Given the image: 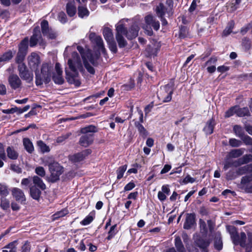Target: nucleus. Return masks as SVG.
Listing matches in <instances>:
<instances>
[{
  "instance_id": "obj_1",
  "label": "nucleus",
  "mask_w": 252,
  "mask_h": 252,
  "mask_svg": "<svg viewBox=\"0 0 252 252\" xmlns=\"http://www.w3.org/2000/svg\"><path fill=\"white\" fill-rule=\"evenodd\" d=\"M64 58L67 60L68 68H66V79L71 84L78 86L80 84L78 72L83 69V64L78 54L75 51V47L67 46L64 52Z\"/></svg>"
},
{
  "instance_id": "obj_2",
  "label": "nucleus",
  "mask_w": 252,
  "mask_h": 252,
  "mask_svg": "<svg viewBox=\"0 0 252 252\" xmlns=\"http://www.w3.org/2000/svg\"><path fill=\"white\" fill-rule=\"evenodd\" d=\"M42 163L48 165L51 173L50 180L55 182L59 179L60 175L63 172V167L57 162H55L52 157H47L41 159Z\"/></svg>"
},
{
  "instance_id": "obj_3",
  "label": "nucleus",
  "mask_w": 252,
  "mask_h": 252,
  "mask_svg": "<svg viewBox=\"0 0 252 252\" xmlns=\"http://www.w3.org/2000/svg\"><path fill=\"white\" fill-rule=\"evenodd\" d=\"M53 67L48 63H43L40 71L35 70V83L37 86L43 83L47 84L51 80V70Z\"/></svg>"
},
{
  "instance_id": "obj_4",
  "label": "nucleus",
  "mask_w": 252,
  "mask_h": 252,
  "mask_svg": "<svg viewBox=\"0 0 252 252\" xmlns=\"http://www.w3.org/2000/svg\"><path fill=\"white\" fill-rule=\"evenodd\" d=\"M77 48L82 56L84 66L88 71L91 74H94V68L88 63V62L93 64L94 63V60L93 58L91 51L89 49H84L80 46H78Z\"/></svg>"
},
{
  "instance_id": "obj_5",
  "label": "nucleus",
  "mask_w": 252,
  "mask_h": 252,
  "mask_svg": "<svg viewBox=\"0 0 252 252\" xmlns=\"http://www.w3.org/2000/svg\"><path fill=\"white\" fill-rule=\"evenodd\" d=\"M174 89L173 85L167 84L160 88L158 92V97L162 102H168L171 101Z\"/></svg>"
},
{
  "instance_id": "obj_6",
  "label": "nucleus",
  "mask_w": 252,
  "mask_h": 252,
  "mask_svg": "<svg viewBox=\"0 0 252 252\" xmlns=\"http://www.w3.org/2000/svg\"><path fill=\"white\" fill-rule=\"evenodd\" d=\"M145 24L143 25V29L145 30V33L149 35L153 34L152 27L155 30L158 31L159 28L158 21H156L154 17L151 15H148L145 18Z\"/></svg>"
},
{
  "instance_id": "obj_7",
  "label": "nucleus",
  "mask_w": 252,
  "mask_h": 252,
  "mask_svg": "<svg viewBox=\"0 0 252 252\" xmlns=\"http://www.w3.org/2000/svg\"><path fill=\"white\" fill-rule=\"evenodd\" d=\"M235 246L240 245L246 252H250L252 248V237H231Z\"/></svg>"
},
{
  "instance_id": "obj_8",
  "label": "nucleus",
  "mask_w": 252,
  "mask_h": 252,
  "mask_svg": "<svg viewBox=\"0 0 252 252\" xmlns=\"http://www.w3.org/2000/svg\"><path fill=\"white\" fill-rule=\"evenodd\" d=\"M116 31V38L119 47L123 48L125 47L127 44V42L123 37V35H126V29L122 21H120L117 24Z\"/></svg>"
},
{
  "instance_id": "obj_9",
  "label": "nucleus",
  "mask_w": 252,
  "mask_h": 252,
  "mask_svg": "<svg viewBox=\"0 0 252 252\" xmlns=\"http://www.w3.org/2000/svg\"><path fill=\"white\" fill-rule=\"evenodd\" d=\"M18 69L19 75L22 79L27 82H30L33 80V74L27 69L25 63L19 64Z\"/></svg>"
},
{
  "instance_id": "obj_10",
  "label": "nucleus",
  "mask_w": 252,
  "mask_h": 252,
  "mask_svg": "<svg viewBox=\"0 0 252 252\" xmlns=\"http://www.w3.org/2000/svg\"><path fill=\"white\" fill-rule=\"evenodd\" d=\"M91 153V151L90 149H87L80 153L70 155L69 159L72 162L77 163L83 160Z\"/></svg>"
},
{
  "instance_id": "obj_11",
  "label": "nucleus",
  "mask_w": 252,
  "mask_h": 252,
  "mask_svg": "<svg viewBox=\"0 0 252 252\" xmlns=\"http://www.w3.org/2000/svg\"><path fill=\"white\" fill-rule=\"evenodd\" d=\"M37 43L42 46L45 45L41 37L39 27H36L34 29L33 34L31 37L30 41V45L31 47L34 46Z\"/></svg>"
},
{
  "instance_id": "obj_12",
  "label": "nucleus",
  "mask_w": 252,
  "mask_h": 252,
  "mask_svg": "<svg viewBox=\"0 0 252 252\" xmlns=\"http://www.w3.org/2000/svg\"><path fill=\"white\" fill-rule=\"evenodd\" d=\"M28 63L32 70H36L37 67L40 63L39 55L35 53H32L28 57Z\"/></svg>"
},
{
  "instance_id": "obj_13",
  "label": "nucleus",
  "mask_w": 252,
  "mask_h": 252,
  "mask_svg": "<svg viewBox=\"0 0 252 252\" xmlns=\"http://www.w3.org/2000/svg\"><path fill=\"white\" fill-rule=\"evenodd\" d=\"M171 9V6L169 4L168 7L165 8L162 3H160L156 8V12L158 16L160 18L161 21L162 22V24L163 25H166L167 24V22L166 20L163 18V16L165 15L166 12L168 10H170Z\"/></svg>"
},
{
  "instance_id": "obj_14",
  "label": "nucleus",
  "mask_w": 252,
  "mask_h": 252,
  "mask_svg": "<svg viewBox=\"0 0 252 252\" xmlns=\"http://www.w3.org/2000/svg\"><path fill=\"white\" fill-rule=\"evenodd\" d=\"M41 27L42 33L44 36L50 39H54L56 37V33L49 28L48 23L47 21H43L41 23Z\"/></svg>"
},
{
  "instance_id": "obj_15",
  "label": "nucleus",
  "mask_w": 252,
  "mask_h": 252,
  "mask_svg": "<svg viewBox=\"0 0 252 252\" xmlns=\"http://www.w3.org/2000/svg\"><path fill=\"white\" fill-rule=\"evenodd\" d=\"M252 175L246 176L242 178L241 186L248 192L252 193Z\"/></svg>"
},
{
  "instance_id": "obj_16",
  "label": "nucleus",
  "mask_w": 252,
  "mask_h": 252,
  "mask_svg": "<svg viewBox=\"0 0 252 252\" xmlns=\"http://www.w3.org/2000/svg\"><path fill=\"white\" fill-rule=\"evenodd\" d=\"M199 223L200 231L203 234H206L208 232V229L210 231H212L214 229L215 225L214 223L211 220H208L207 221V226L205 221L201 219L199 220Z\"/></svg>"
},
{
  "instance_id": "obj_17",
  "label": "nucleus",
  "mask_w": 252,
  "mask_h": 252,
  "mask_svg": "<svg viewBox=\"0 0 252 252\" xmlns=\"http://www.w3.org/2000/svg\"><path fill=\"white\" fill-rule=\"evenodd\" d=\"M89 38L92 42L97 45L99 50H101L102 52L105 51L103 42L100 36L96 35L95 33L92 32L89 34Z\"/></svg>"
},
{
  "instance_id": "obj_18",
  "label": "nucleus",
  "mask_w": 252,
  "mask_h": 252,
  "mask_svg": "<svg viewBox=\"0 0 252 252\" xmlns=\"http://www.w3.org/2000/svg\"><path fill=\"white\" fill-rule=\"evenodd\" d=\"M56 73L53 76V79L54 82L58 84H62L64 80L62 76L63 71L61 65L59 63H56L55 65Z\"/></svg>"
},
{
  "instance_id": "obj_19",
  "label": "nucleus",
  "mask_w": 252,
  "mask_h": 252,
  "mask_svg": "<svg viewBox=\"0 0 252 252\" xmlns=\"http://www.w3.org/2000/svg\"><path fill=\"white\" fill-rule=\"evenodd\" d=\"M94 141V134H89L82 135L79 140L80 144L84 147H87L91 145Z\"/></svg>"
},
{
  "instance_id": "obj_20",
  "label": "nucleus",
  "mask_w": 252,
  "mask_h": 252,
  "mask_svg": "<svg viewBox=\"0 0 252 252\" xmlns=\"http://www.w3.org/2000/svg\"><path fill=\"white\" fill-rule=\"evenodd\" d=\"M195 217L194 214H187L184 224V228L186 229L191 228L195 224Z\"/></svg>"
},
{
  "instance_id": "obj_21",
  "label": "nucleus",
  "mask_w": 252,
  "mask_h": 252,
  "mask_svg": "<svg viewBox=\"0 0 252 252\" xmlns=\"http://www.w3.org/2000/svg\"><path fill=\"white\" fill-rule=\"evenodd\" d=\"M8 82L10 87L13 89L19 88L21 85V81L17 75H11L8 78Z\"/></svg>"
},
{
  "instance_id": "obj_22",
  "label": "nucleus",
  "mask_w": 252,
  "mask_h": 252,
  "mask_svg": "<svg viewBox=\"0 0 252 252\" xmlns=\"http://www.w3.org/2000/svg\"><path fill=\"white\" fill-rule=\"evenodd\" d=\"M12 193L16 200L20 202H23L25 200V196L21 189L15 188L12 189Z\"/></svg>"
},
{
  "instance_id": "obj_23",
  "label": "nucleus",
  "mask_w": 252,
  "mask_h": 252,
  "mask_svg": "<svg viewBox=\"0 0 252 252\" xmlns=\"http://www.w3.org/2000/svg\"><path fill=\"white\" fill-rule=\"evenodd\" d=\"M32 180L33 185H32V186H35L36 188L41 190H44L46 189V185L43 183L42 180L39 177L34 176L32 177Z\"/></svg>"
},
{
  "instance_id": "obj_24",
  "label": "nucleus",
  "mask_w": 252,
  "mask_h": 252,
  "mask_svg": "<svg viewBox=\"0 0 252 252\" xmlns=\"http://www.w3.org/2000/svg\"><path fill=\"white\" fill-rule=\"evenodd\" d=\"M139 28L136 25L132 26L127 32L126 31V35L129 39H132L135 38L138 35Z\"/></svg>"
},
{
  "instance_id": "obj_25",
  "label": "nucleus",
  "mask_w": 252,
  "mask_h": 252,
  "mask_svg": "<svg viewBox=\"0 0 252 252\" xmlns=\"http://www.w3.org/2000/svg\"><path fill=\"white\" fill-rule=\"evenodd\" d=\"M68 0L69 2L66 4V12L69 16L72 17L75 14L76 9L74 0Z\"/></svg>"
},
{
  "instance_id": "obj_26",
  "label": "nucleus",
  "mask_w": 252,
  "mask_h": 252,
  "mask_svg": "<svg viewBox=\"0 0 252 252\" xmlns=\"http://www.w3.org/2000/svg\"><path fill=\"white\" fill-rule=\"evenodd\" d=\"M30 190L31 197L35 200H38L41 195L40 189L36 188L35 186H31Z\"/></svg>"
},
{
  "instance_id": "obj_27",
  "label": "nucleus",
  "mask_w": 252,
  "mask_h": 252,
  "mask_svg": "<svg viewBox=\"0 0 252 252\" xmlns=\"http://www.w3.org/2000/svg\"><path fill=\"white\" fill-rule=\"evenodd\" d=\"M214 125V121L213 119H211L207 122L204 128V131L207 134H210L213 133Z\"/></svg>"
},
{
  "instance_id": "obj_28",
  "label": "nucleus",
  "mask_w": 252,
  "mask_h": 252,
  "mask_svg": "<svg viewBox=\"0 0 252 252\" xmlns=\"http://www.w3.org/2000/svg\"><path fill=\"white\" fill-rule=\"evenodd\" d=\"M97 131L96 127L93 125L84 127L81 129V132L84 135L93 134Z\"/></svg>"
},
{
  "instance_id": "obj_29",
  "label": "nucleus",
  "mask_w": 252,
  "mask_h": 252,
  "mask_svg": "<svg viewBox=\"0 0 252 252\" xmlns=\"http://www.w3.org/2000/svg\"><path fill=\"white\" fill-rule=\"evenodd\" d=\"M103 34L106 41H109L114 39L112 30L108 27L104 28Z\"/></svg>"
},
{
  "instance_id": "obj_30",
  "label": "nucleus",
  "mask_w": 252,
  "mask_h": 252,
  "mask_svg": "<svg viewBox=\"0 0 252 252\" xmlns=\"http://www.w3.org/2000/svg\"><path fill=\"white\" fill-rule=\"evenodd\" d=\"M23 145L26 151L32 153L34 150V147L32 142L29 139L25 138L23 139Z\"/></svg>"
},
{
  "instance_id": "obj_31",
  "label": "nucleus",
  "mask_w": 252,
  "mask_h": 252,
  "mask_svg": "<svg viewBox=\"0 0 252 252\" xmlns=\"http://www.w3.org/2000/svg\"><path fill=\"white\" fill-rule=\"evenodd\" d=\"M17 241H13L4 247L2 252H17Z\"/></svg>"
},
{
  "instance_id": "obj_32",
  "label": "nucleus",
  "mask_w": 252,
  "mask_h": 252,
  "mask_svg": "<svg viewBox=\"0 0 252 252\" xmlns=\"http://www.w3.org/2000/svg\"><path fill=\"white\" fill-rule=\"evenodd\" d=\"M195 242L196 245L203 250L206 248L209 245V242L204 240V237H199V238L195 241Z\"/></svg>"
},
{
  "instance_id": "obj_33",
  "label": "nucleus",
  "mask_w": 252,
  "mask_h": 252,
  "mask_svg": "<svg viewBox=\"0 0 252 252\" xmlns=\"http://www.w3.org/2000/svg\"><path fill=\"white\" fill-rule=\"evenodd\" d=\"M78 15L81 18L87 17L89 14V11L85 6V5H79L78 6Z\"/></svg>"
},
{
  "instance_id": "obj_34",
  "label": "nucleus",
  "mask_w": 252,
  "mask_h": 252,
  "mask_svg": "<svg viewBox=\"0 0 252 252\" xmlns=\"http://www.w3.org/2000/svg\"><path fill=\"white\" fill-rule=\"evenodd\" d=\"M8 157L12 159H16L18 158V154L13 148L8 147L6 150Z\"/></svg>"
},
{
  "instance_id": "obj_35",
  "label": "nucleus",
  "mask_w": 252,
  "mask_h": 252,
  "mask_svg": "<svg viewBox=\"0 0 252 252\" xmlns=\"http://www.w3.org/2000/svg\"><path fill=\"white\" fill-rule=\"evenodd\" d=\"M37 145L39 148L40 151L42 153L49 152L50 151L49 147L42 141L39 140L37 141Z\"/></svg>"
},
{
  "instance_id": "obj_36",
  "label": "nucleus",
  "mask_w": 252,
  "mask_h": 252,
  "mask_svg": "<svg viewBox=\"0 0 252 252\" xmlns=\"http://www.w3.org/2000/svg\"><path fill=\"white\" fill-rule=\"evenodd\" d=\"M244 153V150L242 149H234L232 150L229 154L230 158H236L240 157Z\"/></svg>"
},
{
  "instance_id": "obj_37",
  "label": "nucleus",
  "mask_w": 252,
  "mask_h": 252,
  "mask_svg": "<svg viewBox=\"0 0 252 252\" xmlns=\"http://www.w3.org/2000/svg\"><path fill=\"white\" fill-rule=\"evenodd\" d=\"M239 165V163L238 162V160L235 161H233L232 160H228L225 161L223 169L224 170H227L229 167L232 166H237Z\"/></svg>"
},
{
  "instance_id": "obj_38",
  "label": "nucleus",
  "mask_w": 252,
  "mask_h": 252,
  "mask_svg": "<svg viewBox=\"0 0 252 252\" xmlns=\"http://www.w3.org/2000/svg\"><path fill=\"white\" fill-rule=\"evenodd\" d=\"M28 44V38H25L20 43L19 46V51L27 53Z\"/></svg>"
},
{
  "instance_id": "obj_39",
  "label": "nucleus",
  "mask_w": 252,
  "mask_h": 252,
  "mask_svg": "<svg viewBox=\"0 0 252 252\" xmlns=\"http://www.w3.org/2000/svg\"><path fill=\"white\" fill-rule=\"evenodd\" d=\"M135 126L138 129L139 132L142 136H146L147 135V130L139 122H136L135 123Z\"/></svg>"
},
{
  "instance_id": "obj_40",
  "label": "nucleus",
  "mask_w": 252,
  "mask_h": 252,
  "mask_svg": "<svg viewBox=\"0 0 252 252\" xmlns=\"http://www.w3.org/2000/svg\"><path fill=\"white\" fill-rule=\"evenodd\" d=\"M175 245L178 252H186L182 243L180 237H176L175 239Z\"/></svg>"
},
{
  "instance_id": "obj_41",
  "label": "nucleus",
  "mask_w": 252,
  "mask_h": 252,
  "mask_svg": "<svg viewBox=\"0 0 252 252\" xmlns=\"http://www.w3.org/2000/svg\"><path fill=\"white\" fill-rule=\"evenodd\" d=\"M252 172V164L245 165L238 170V173L239 174H243L247 172Z\"/></svg>"
},
{
  "instance_id": "obj_42",
  "label": "nucleus",
  "mask_w": 252,
  "mask_h": 252,
  "mask_svg": "<svg viewBox=\"0 0 252 252\" xmlns=\"http://www.w3.org/2000/svg\"><path fill=\"white\" fill-rule=\"evenodd\" d=\"M13 54L11 51H9L0 57V62H6L10 60L13 57Z\"/></svg>"
},
{
  "instance_id": "obj_43",
  "label": "nucleus",
  "mask_w": 252,
  "mask_h": 252,
  "mask_svg": "<svg viewBox=\"0 0 252 252\" xmlns=\"http://www.w3.org/2000/svg\"><path fill=\"white\" fill-rule=\"evenodd\" d=\"M27 53L25 52H22L21 51H18L17 55L16 57V62L19 64L24 63H23L24 60L25 56Z\"/></svg>"
},
{
  "instance_id": "obj_44",
  "label": "nucleus",
  "mask_w": 252,
  "mask_h": 252,
  "mask_svg": "<svg viewBox=\"0 0 252 252\" xmlns=\"http://www.w3.org/2000/svg\"><path fill=\"white\" fill-rule=\"evenodd\" d=\"M127 169V165H124L119 167L117 170V179H121L124 175V174Z\"/></svg>"
},
{
  "instance_id": "obj_45",
  "label": "nucleus",
  "mask_w": 252,
  "mask_h": 252,
  "mask_svg": "<svg viewBox=\"0 0 252 252\" xmlns=\"http://www.w3.org/2000/svg\"><path fill=\"white\" fill-rule=\"evenodd\" d=\"M252 160V155H246L244 156L242 158L238 159V162L240 164L246 163Z\"/></svg>"
},
{
  "instance_id": "obj_46",
  "label": "nucleus",
  "mask_w": 252,
  "mask_h": 252,
  "mask_svg": "<svg viewBox=\"0 0 252 252\" xmlns=\"http://www.w3.org/2000/svg\"><path fill=\"white\" fill-rule=\"evenodd\" d=\"M214 243V247L216 249L220 250L222 248V241L221 237H215Z\"/></svg>"
},
{
  "instance_id": "obj_47",
  "label": "nucleus",
  "mask_w": 252,
  "mask_h": 252,
  "mask_svg": "<svg viewBox=\"0 0 252 252\" xmlns=\"http://www.w3.org/2000/svg\"><path fill=\"white\" fill-rule=\"evenodd\" d=\"M249 110L247 108H238L237 107L236 113L237 115L240 117H243L249 114Z\"/></svg>"
},
{
  "instance_id": "obj_48",
  "label": "nucleus",
  "mask_w": 252,
  "mask_h": 252,
  "mask_svg": "<svg viewBox=\"0 0 252 252\" xmlns=\"http://www.w3.org/2000/svg\"><path fill=\"white\" fill-rule=\"evenodd\" d=\"M233 130L236 136L242 138L243 137V131L241 126L237 125L234 126Z\"/></svg>"
},
{
  "instance_id": "obj_49",
  "label": "nucleus",
  "mask_w": 252,
  "mask_h": 252,
  "mask_svg": "<svg viewBox=\"0 0 252 252\" xmlns=\"http://www.w3.org/2000/svg\"><path fill=\"white\" fill-rule=\"evenodd\" d=\"M35 173L38 176L43 177L46 174L44 168L42 166H37L35 169Z\"/></svg>"
},
{
  "instance_id": "obj_50",
  "label": "nucleus",
  "mask_w": 252,
  "mask_h": 252,
  "mask_svg": "<svg viewBox=\"0 0 252 252\" xmlns=\"http://www.w3.org/2000/svg\"><path fill=\"white\" fill-rule=\"evenodd\" d=\"M107 42L109 45V48L110 50L113 53H116L117 51V48L116 44L114 40V39L111 40L109 41H107Z\"/></svg>"
},
{
  "instance_id": "obj_51",
  "label": "nucleus",
  "mask_w": 252,
  "mask_h": 252,
  "mask_svg": "<svg viewBox=\"0 0 252 252\" xmlns=\"http://www.w3.org/2000/svg\"><path fill=\"white\" fill-rule=\"evenodd\" d=\"M226 230L231 236H236L237 232L236 228L234 226H226Z\"/></svg>"
},
{
  "instance_id": "obj_52",
  "label": "nucleus",
  "mask_w": 252,
  "mask_h": 252,
  "mask_svg": "<svg viewBox=\"0 0 252 252\" xmlns=\"http://www.w3.org/2000/svg\"><path fill=\"white\" fill-rule=\"evenodd\" d=\"M94 220V218L90 215L87 216L80 223L83 225H87L89 224Z\"/></svg>"
},
{
  "instance_id": "obj_53",
  "label": "nucleus",
  "mask_w": 252,
  "mask_h": 252,
  "mask_svg": "<svg viewBox=\"0 0 252 252\" xmlns=\"http://www.w3.org/2000/svg\"><path fill=\"white\" fill-rule=\"evenodd\" d=\"M195 180L194 178H192L189 175H187L183 180L180 181V183L181 184H187L189 183H193L195 182Z\"/></svg>"
},
{
  "instance_id": "obj_54",
  "label": "nucleus",
  "mask_w": 252,
  "mask_h": 252,
  "mask_svg": "<svg viewBox=\"0 0 252 252\" xmlns=\"http://www.w3.org/2000/svg\"><path fill=\"white\" fill-rule=\"evenodd\" d=\"M241 142L240 140H237L234 138H232L229 140V144L234 147H239L241 145Z\"/></svg>"
},
{
  "instance_id": "obj_55",
  "label": "nucleus",
  "mask_w": 252,
  "mask_h": 252,
  "mask_svg": "<svg viewBox=\"0 0 252 252\" xmlns=\"http://www.w3.org/2000/svg\"><path fill=\"white\" fill-rule=\"evenodd\" d=\"M236 109L237 107H233L230 108L228 110H227L225 113V117L226 118H228L233 115L234 113H236Z\"/></svg>"
},
{
  "instance_id": "obj_56",
  "label": "nucleus",
  "mask_w": 252,
  "mask_h": 252,
  "mask_svg": "<svg viewBox=\"0 0 252 252\" xmlns=\"http://www.w3.org/2000/svg\"><path fill=\"white\" fill-rule=\"evenodd\" d=\"M8 194L7 187L2 184H0V194L2 196H6Z\"/></svg>"
},
{
  "instance_id": "obj_57",
  "label": "nucleus",
  "mask_w": 252,
  "mask_h": 252,
  "mask_svg": "<svg viewBox=\"0 0 252 252\" xmlns=\"http://www.w3.org/2000/svg\"><path fill=\"white\" fill-rule=\"evenodd\" d=\"M31 246L29 242H26L22 247V252H30Z\"/></svg>"
},
{
  "instance_id": "obj_58",
  "label": "nucleus",
  "mask_w": 252,
  "mask_h": 252,
  "mask_svg": "<svg viewBox=\"0 0 252 252\" xmlns=\"http://www.w3.org/2000/svg\"><path fill=\"white\" fill-rule=\"evenodd\" d=\"M166 194L161 191H159L158 193V197L161 201H164L166 198Z\"/></svg>"
},
{
  "instance_id": "obj_59",
  "label": "nucleus",
  "mask_w": 252,
  "mask_h": 252,
  "mask_svg": "<svg viewBox=\"0 0 252 252\" xmlns=\"http://www.w3.org/2000/svg\"><path fill=\"white\" fill-rule=\"evenodd\" d=\"M9 202L6 199L2 200L1 203H0V206L3 209H6L9 207Z\"/></svg>"
},
{
  "instance_id": "obj_60",
  "label": "nucleus",
  "mask_w": 252,
  "mask_h": 252,
  "mask_svg": "<svg viewBox=\"0 0 252 252\" xmlns=\"http://www.w3.org/2000/svg\"><path fill=\"white\" fill-rule=\"evenodd\" d=\"M135 185L133 182H129L124 188L125 191H129L133 189L135 187Z\"/></svg>"
},
{
  "instance_id": "obj_61",
  "label": "nucleus",
  "mask_w": 252,
  "mask_h": 252,
  "mask_svg": "<svg viewBox=\"0 0 252 252\" xmlns=\"http://www.w3.org/2000/svg\"><path fill=\"white\" fill-rule=\"evenodd\" d=\"M31 182V178L30 177L28 178H24L21 181V185L24 186H28L30 185Z\"/></svg>"
},
{
  "instance_id": "obj_62",
  "label": "nucleus",
  "mask_w": 252,
  "mask_h": 252,
  "mask_svg": "<svg viewBox=\"0 0 252 252\" xmlns=\"http://www.w3.org/2000/svg\"><path fill=\"white\" fill-rule=\"evenodd\" d=\"M166 195H168L170 193V189L168 185H163L161 187V191Z\"/></svg>"
},
{
  "instance_id": "obj_63",
  "label": "nucleus",
  "mask_w": 252,
  "mask_h": 252,
  "mask_svg": "<svg viewBox=\"0 0 252 252\" xmlns=\"http://www.w3.org/2000/svg\"><path fill=\"white\" fill-rule=\"evenodd\" d=\"M59 19L61 22L64 23L66 21V15L63 12H60L59 14Z\"/></svg>"
},
{
  "instance_id": "obj_64",
  "label": "nucleus",
  "mask_w": 252,
  "mask_h": 252,
  "mask_svg": "<svg viewBox=\"0 0 252 252\" xmlns=\"http://www.w3.org/2000/svg\"><path fill=\"white\" fill-rule=\"evenodd\" d=\"M70 133H67L60 137H58L57 139V142L60 143L63 141L64 140L67 139L70 136Z\"/></svg>"
}]
</instances>
